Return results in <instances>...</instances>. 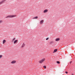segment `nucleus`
<instances>
[{
    "mask_svg": "<svg viewBox=\"0 0 75 75\" xmlns=\"http://www.w3.org/2000/svg\"><path fill=\"white\" fill-rule=\"evenodd\" d=\"M16 16H17V15H10L7 16L5 18H12L13 17H16Z\"/></svg>",
    "mask_w": 75,
    "mask_h": 75,
    "instance_id": "f257e3e1",
    "label": "nucleus"
},
{
    "mask_svg": "<svg viewBox=\"0 0 75 75\" xmlns=\"http://www.w3.org/2000/svg\"><path fill=\"white\" fill-rule=\"evenodd\" d=\"M6 0H2V1L0 2V5L1 4H3L4 3H5L6 1Z\"/></svg>",
    "mask_w": 75,
    "mask_h": 75,
    "instance_id": "f03ea898",
    "label": "nucleus"
},
{
    "mask_svg": "<svg viewBox=\"0 0 75 75\" xmlns=\"http://www.w3.org/2000/svg\"><path fill=\"white\" fill-rule=\"evenodd\" d=\"M45 60V59H42V60H41L39 61V63H40V64H41V63H42Z\"/></svg>",
    "mask_w": 75,
    "mask_h": 75,
    "instance_id": "7ed1b4c3",
    "label": "nucleus"
},
{
    "mask_svg": "<svg viewBox=\"0 0 75 75\" xmlns=\"http://www.w3.org/2000/svg\"><path fill=\"white\" fill-rule=\"evenodd\" d=\"M16 62V60H13L11 62V64H15Z\"/></svg>",
    "mask_w": 75,
    "mask_h": 75,
    "instance_id": "20e7f679",
    "label": "nucleus"
},
{
    "mask_svg": "<svg viewBox=\"0 0 75 75\" xmlns=\"http://www.w3.org/2000/svg\"><path fill=\"white\" fill-rule=\"evenodd\" d=\"M60 40L59 38H57L55 39L56 41H59Z\"/></svg>",
    "mask_w": 75,
    "mask_h": 75,
    "instance_id": "39448f33",
    "label": "nucleus"
},
{
    "mask_svg": "<svg viewBox=\"0 0 75 75\" xmlns=\"http://www.w3.org/2000/svg\"><path fill=\"white\" fill-rule=\"evenodd\" d=\"M48 10L45 9L43 13H47V12H48Z\"/></svg>",
    "mask_w": 75,
    "mask_h": 75,
    "instance_id": "423d86ee",
    "label": "nucleus"
},
{
    "mask_svg": "<svg viewBox=\"0 0 75 75\" xmlns=\"http://www.w3.org/2000/svg\"><path fill=\"white\" fill-rule=\"evenodd\" d=\"M40 24H43V23H44V20H42L40 21Z\"/></svg>",
    "mask_w": 75,
    "mask_h": 75,
    "instance_id": "0eeeda50",
    "label": "nucleus"
},
{
    "mask_svg": "<svg viewBox=\"0 0 75 75\" xmlns=\"http://www.w3.org/2000/svg\"><path fill=\"white\" fill-rule=\"evenodd\" d=\"M17 41H18V40H15L14 42V44H16V43H17Z\"/></svg>",
    "mask_w": 75,
    "mask_h": 75,
    "instance_id": "6e6552de",
    "label": "nucleus"
},
{
    "mask_svg": "<svg viewBox=\"0 0 75 75\" xmlns=\"http://www.w3.org/2000/svg\"><path fill=\"white\" fill-rule=\"evenodd\" d=\"M57 50H58L57 49H55L54 50V51H53V53H54V52H57Z\"/></svg>",
    "mask_w": 75,
    "mask_h": 75,
    "instance_id": "1a4fd4ad",
    "label": "nucleus"
},
{
    "mask_svg": "<svg viewBox=\"0 0 75 75\" xmlns=\"http://www.w3.org/2000/svg\"><path fill=\"white\" fill-rule=\"evenodd\" d=\"M6 42V40H4L3 41V44H4Z\"/></svg>",
    "mask_w": 75,
    "mask_h": 75,
    "instance_id": "9d476101",
    "label": "nucleus"
},
{
    "mask_svg": "<svg viewBox=\"0 0 75 75\" xmlns=\"http://www.w3.org/2000/svg\"><path fill=\"white\" fill-rule=\"evenodd\" d=\"M25 44H24V43H23V44L22 46V48H23L24 46H25Z\"/></svg>",
    "mask_w": 75,
    "mask_h": 75,
    "instance_id": "9b49d317",
    "label": "nucleus"
},
{
    "mask_svg": "<svg viewBox=\"0 0 75 75\" xmlns=\"http://www.w3.org/2000/svg\"><path fill=\"white\" fill-rule=\"evenodd\" d=\"M37 18H38V16H36V17L33 18V19H37Z\"/></svg>",
    "mask_w": 75,
    "mask_h": 75,
    "instance_id": "f8f14e48",
    "label": "nucleus"
},
{
    "mask_svg": "<svg viewBox=\"0 0 75 75\" xmlns=\"http://www.w3.org/2000/svg\"><path fill=\"white\" fill-rule=\"evenodd\" d=\"M16 40V38H14L12 40V42H13L15 40Z\"/></svg>",
    "mask_w": 75,
    "mask_h": 75,
    "instance_id": "ddd939ff",
    "label": "nucleus"
},
{
    "mask_svg": "<svg viewBox=\"0 0 75 75\" xmlns=\"http://www.w3.org/2000/svg\"><path fill=\"white\" fill-rule=\"evenodd\" d=\"M56 62L57 63V64H60V62H59V61H57Z\"/></svg>",
    "mask_w": 75,
    "mask_h": 75,
    "instance_id": "4468645a",
    "label": "nucleus"
},
{
    "mask_svg": "<svg viewBox=\"0 0 75 75\" xmlns=\"http://www.w3.org/2000/svg\"><path fill=\"white\" fill-rule=\"evenodd\" d=\"M3 57V55H0V59H1V58Z\"/></svg>",
    "mask_w": 75,
    "mask_h": 75,
    "instance_id": "2eb2a0df",
    "label": "nucleus"
},
{
    "mask_svg": "<svg viewBox=\"0 0 75 75\" xmlns=\"http://www.w3.org/2000/svg\"><path fill=\"white\" fill-rule=\"evenodd\" d=\"M43 68H45V69H46V68H47V67L45 66H43Z\"/></svg>",
    "mask_w": 75,
    "mask_h": 75,
    "instance_id": "dca6fc26",
    "label": "nucleus"
},
{
    "mask_svg": "<svg viewBox=\"0 0 75 75\" xmlns=\"http://www.w3.org/2000/svg\"><path fill=\"white\" fill-rule=\"evenodd\" d=\"M3 21H2V20L0 21V23H3Z\"/></svg>",
    "mask_w": 75,
    "mask_h": 75,
    "instance_id": "f3484780",
    "label": "nucleus"
},
{
    "mask_svg": "<svg viewBox=\"0 0 75 75\" xmlns=\"http://www.w3.org/2000/svg\"><path fill=\"white\" fill-rule=\"evenodd\" d=\"M52 43H53V42H50V44H52Z\"/></svg>",
    "mask_w": 75,
    "mask_h": 75,
    "instance_id": "a211bd4d",
    "label": "nucleus"
},
{
    "mask_svg": "<svg viewBox=\"0 0 75 75\" xmlns=\"http://www.w3.org/2000/svg\"><path fill=\"white\" fill-rule=\"evenodd\" d=\"M49 39V38H47L46 39V40H48Z\"/></svg>",
    "mask_w": 75,
    "mask_h": 75,
    "instance_id": "6ab92c4d",
    "label": "nucleus"
},
{
    "mask_svg": "<svg viewBox=\"0 0 75 75\" xmlns=\"http://www.w3.org/2000/svg\"><path fill=\"white\" fill-rule=\"evenodd\" d=\"M65 73H66V74H68V72L67 71H66Z\"/></svg>",
    "mask_w": 75,
    "mask_h": 75,
    "instance_id": "aec40b11",
    "label": "nucleus"
},
{
    "mask_svg": "<svg viewBox=\"0 0 75 75\" xmlns=\"http://www.w3.org/2000/svg\"><path fill=\"white\" fill-rule=\"evenodd\" d=\"M72 61H71L70 62V64H71V63H72Z\"/></svg>",
    "mask_w": 75,
    "mask_h": 75,
    "instance_id": "412c9836",
    "label": "nucleus"
},
{
    "mask_svg": "<svg viewBox=\"0 0 75 75\" xmlns=\"http://www.w3.org/2000/svg\"><path fill=\"white\" fill-rule=\"evenodd\" d=\"M72 75H74V74H72Z\"/></svg>",
    "mask_w": 75,
    "mask_h": 75,
    "instance_id": "4be33fe9",
    "label": "nucleus"
}]
</instances>
